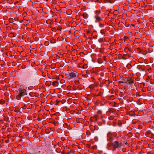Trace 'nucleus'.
Wrapping results in <instances>:
<instances>
[{"instance_id":"nucleus-24","label":"nucleus","mask_w":154,"mask_h":154,"mask_svg":"<svg viewBox=\"0 0 154 154\" xmlns=\"http://www.w3.org/2000/svg\"><path fill=\"white\" fill-rule=\"evenodd\" d=\"M42 2V1H39V2Z\"/></svg>"},{"instance_id":"nucleus-29","label":"nucleus","mask_w":154,"mask_h":154,"mask_svg":"<svg viewBox=\"0 0 154 154\" xmlns=\"http://www.w3.org/2000/svg\"><path fill=\"white\" fill-rule=\"evenodd\" d=\"M40 48V47H39V48Z\"/></svg>"},{"instance_id":"nucleus-15","label":"nucleus","mask_w":154,"mask_h":154,"mask_svg":"<svg viewBox=\"0 0 154 154\" xmlns=\"http://www.w3.org/2000/svg\"><path fill=\"white\" fill-rule=\"evenodd\" d=\"M98 113L99 114H101L102 113V112L101 111L99 110L98 111Z\"/></svg>"},{"instance_id":"nucleus-12","label":"nucleus","mask_w":154,"mask_h":154,"mask_svg":"<svg viewBox=\"0 0 154 154\" xmlns=\"http://www.w3.org/2000/svg\"><path fill=\"white\" fill-rule=\"evenodd\" d=\"M5 143H8L9 142V139H8L7 140H6L5 141Z\"/></svg>"},{"instance_id":"nucleus-25","label":"nucleus","mask_w":154,"mask_h":154,"mask_svg":"<svg viewBox=\"0 0 154 154\" xmlns=\"http://www.w3.org/2000/svg\"><path fill=\"white\" fill-rule=\"evenodd\" d=\"M40 102H41V104H42V101H40Z\"/></svg>"},{"instance_id":"nucleus-26","label":"nucleus","mask_w":154,"mask_h":154,"mask_svg":"<svg viewBox=\"0 0 154 154\" xmlns=\"http://www.w3.org/2000/svg\"><path fill=\"white\" fill-rule=\"evenodd\" d=\"M38 116L37 119H38Z\"/></svg>"},{"instance_id":"nucleus-7","label":"nucleus","mask_w":154,"mask_h":154,"mask_svg":"<svg viewBox=\"0 0 154 154\" xmlns=\"http://www.w3.org/2000/svg\"><path fill=\"white\" fill-rule=\"evenodd\" d=\"M151 133V131L149 130L148 131L146 132V134L147 135H149V134H150Z\"/></svg>"},{"instance_id":"nucleus-16","label":"nucleus","mask_w":154,"mask_h":154,"mask_svg":"<svg viewBox=\"0 0 154 154\" xmlns=\"http://www.w3.org/2000/svg\"><path fill=\"white\" fill-rule=\"evenodd\" d=\"M102 39H99V42H101V41H102Z\"/></svg>"},{"instance_id":"nucleus-22","label":"nucleus","mask_w":154,"mask_h":154,"mask_svg":"<svg viewBox=\"0 0 154 154\" xmlns=\"http://www.w3.org/2000/svg\"><path fill=\"white\" fill-rule=\"evenodd\" d=\"M15 112H18V111H17V110H16V111H15Z\"/></svg>"},{"instance_id":"nucleus-13","label":"nucleus","mask_w":154,"mask_h":154,"mask_svg":"<svg viewBox=\"0 0 154 154\" xmlns=\"http://www.w3.org/2000/svg\"><path fill=\"white\" fill-rule=\"evenodd\" d=\"M92 147L94 149H96L97 148V147L96 146H93Z\"/></svg>"},{"instance_id":"nucleus-11","label":"nucleus","mask_w":154,"mask_h":154,"mask_svg":"<svg viewBox=\"0 0 154 154\" xmlns=\"http://www.w3.org/2000/svg\"><path fill=\"white\" fill-rule=\"evenodd\" d=\"M122 151L123 152H125L126 151V150L125 148H124L122 149Z\"/></svg>"},{"instance_id":"nucleus-18","label":"nucleus","mask_w":154,"mask_h":154,"mask_svg":"<svg viewBox=\"0 0 154 154\" xmlns=\"http://www.w3.org/2000/svg\"><path fill=\"white\" fill-rule=\"evenodd\" d=\"M42 96H43V94H42H42H40V97H42Z\"/></svg>"},{"instance_id":"nucleus-23","label":"nucleus","mask_w":154,"mask_h":154,"mask_svg":"<svg viewBox=\"0 0 154 154\" xmlns=\"http://www.w3.org/2000/svg\"><path fill=\"white\" fill-rule=\"evenodd\" d=\"M40 120H41L39 118V121H40Z\"/></svg>"},{"instance_id":"nucleus-19","label":"nucleus","mask_w":154,"mask_h":154,"mask_svg":"<svg viewBox=\"0 0 154 154\" xmlns=\"http://www.w3.org/2000/svg\"><path fill=\"white\" fill-rule=\"evenodd\" d=\"M39 8H41V9H39V11H40V10H42V8L40 7L39 6Z\"/></svg>"},{"instance_id":"nucleus-17","label":"nucleus","mask_w":154,"mask_h":154,"mask_svg":"<svg viewBox=\"0 0 154 154\" xmlns=\"http://www.w3.org/2000/svg\"><path fill=\"white\" fill-rule=\"evenodd\" d=\"M57 82H56V81L54 82H53V85H54L55 83H57Z\"/></svg>"},{"instance_id":"nucleus-1","label":"nucleus","mask_w":154,"mask_h":154,"mask_svg":"<svg viewBox=\"0 0 154 154\" xmlns=\"http://www.w3.org/2000/svg\"><path fill=\"white\" fill-rule=\"evenodd\" d=\"M107 140L109 142L107 144V148L108 150H111L115 151L117 149H120L122 146H124V142L123 141H116L113 143L112 141L114 140L113 133L111 132L108 133L107 135Z\"/></svg>"},{"instance_id":"nucleus-27","label":"nucleus","mask_w":154,"mask_h":154,"mask_svg":"<svg viewBox=\"0 0 154 154\" xmlns=\"http://www.w3.org/2000/svg\"><path fill=\"white\" fill-rule=\"evenodd\" d=\"M109 119L111 120V119H111V118H110V119Z\"/></svg>"},{"instance_id":"nucleus-21","label":"nucleus","mask_w":154,"mask_h":154,"mask_svg":"<svg viewBox=\"0 0 154 154\" xmlns=\"http://www.w3.org/2000/svg\"><path fill=\"white\" fill-rule=\"evenodd\" d=\"M127 144V142H126V143H125V145H126Z\"/></svg>"},{"instance_id":"nucleus-20","label":"nucleus","mask_w":154,"mask_h":154,"mask_svg":"<svg viewBox=\"0 0 154 154\" xmlns=\"http://www.w3.org/2000/svg\"><path fill=\"white\" fill-rule=\"evenodd\" d=\"M40 84H39V89H40Z\"/></svg>"},{"instance_id":"nucleus-2","label":"nucleus","mask_w":154,"mask_h":154,"mask_svg":"<svg viewBox=\"0 0 154 154\" xmlns=\"http://www.w3.org/2000/svg\"><path fill=\"white\" fill-rule=\"evenodd\" d=\"M124 82H122L123 83L124 82L130 86L135 85L134 80L132 77L125 78L124 79Z\"/></svg>"},{"instance_id":"nucleus-14","label":"nucleus","mask_w":154,"mask_h":154,"mask_svg":"<svg viewBox=\"0 0 154 154\" xmlns=\"http://www.w3.org/2000/svg\"><path fill=\"white\" fill-rule=\"evenodd\" d=\"M39 53L40 55H42L44 53L43 52H40Z\"/></svg>"},{"instance_id":"nucleus-6","label":"nucleus","mask_w":154,"mask_h":154,"mask_svg":"<svg viewBox=\"0 0 154 154\" xmlns=\"http://www.w3.org/2000/svg\"><path fill=\"white\" fill-rule=\"evenodd\" d=\"M83 18H87V14L86 13H83Z\"/></svg>"},{"instance_id":"nucleus-3","label":"nucleus","mask_w":154,"mask_h":154,"mask_svg":"<svg viewBox=\"0 0 154 154\" xmlns=\"http://www.w3.org/2000/svg\"><path fill=\"white\" fill-rule=\"evenodd\" d=\"M95 15L94 17L95 19V21L96 22H99L102 20V18L100 16L101 13L100 11V10H96L94 12Z\"/></svg>"},{"instance_id":"nucleus-5","label":"nucleus","mask_w":154,"mask_h":154,"mask_svg":"<svg viewBox=\"0 0 154 154\" xmlns=\"http://www.w3.org/2000/svg\"><path fill=\"white\" fill-rule=\"evenodd\" d=\"M77 73V72H70L67 75L66 78L67 79L69 80L75 79L76 78Z\"/></svg>"},{"instance_id":"nucleus-4","label":"nucleus","mask_w":154,"mask_h":154,"mask_svg":"<svg viewBox=\"0 0 154 154\" xmlns=\"http://www.w3.org/2000/svg\"><path fill=\"white\" fill-rule=\"evenodd\" d=\"M19 94L16 97V98L18 100H20L21 97L26 94V91L25 90L21 88L19 89Z\"/></svg>"},{"instance_id":"nucleus-28","label":"nucleus","mask_w":154,"mask_h":154,"mask_svg":"<svg viewBox=\"0 0 154 154\" xmlns=\"http://www.w3.org/2000/svg\"><path fill=\"white\" fill-rule=\"evenodd\" d=\"M109 119L111 120V119H111V118H110V119Z\"/></svg>"},{"instance_id":"nucleus-10","label":"nucleus","mask_w":154,"mask_h":154,"mask_svg":"<svg viewBox=\"0 0 154 154\" xmlns=\"http://www.w3.org/2000/svg\"><path fill=\"white\" fill-rule=\"evenodd\" d=\"M99 26L100 27H103L104 25L102 24H100Z\"/></svg>"},{"instance_id":"nucleus-8","label":"nucleus","mask_w":154,"mask_h":154,"mask_svg":"<svg viewBox=\"0 0 154 154\" xmlns=\"http://www.w3.org/2000/svg\"><path fill=\"white\" fill-rule=\"evenodd\" d=\"M100 33L102 34H105V32H104V30H101V31H100Z\"/></svg>"},{"instance_id":"nucleus-9","label":"nucleus","mask_w":154,"mask_h":154,"mask_svg":"<svg viewBox=\"0 0 154 154\" xmlns=\"http://www.w3.org/2000/svg\"><path fill=\"white\" fill-rule=\"evenodd\" d=\"M1 103L2 104H3L5 103V101L4 100H2L1 101Z\"/></svg>"}]
</instances>
